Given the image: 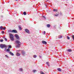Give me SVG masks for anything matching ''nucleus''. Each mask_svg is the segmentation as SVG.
Returning a JSON list of instances; mask_svg holds the SVG:
<instances>
[{
    "mask_svg": "<svg viewBox=\"0 0 74 74\" xmlns=\"http://www.w3.org/2000/svg\"><path fill=\"white\" fill-rule=\"evenodd\" d=\"M16 42L17 44V45L16 46V47L17 48H19V47H21V43L18 40L16 41Z\"/></svg>",
    "mask_w": 74,
    "mask_h": 74,
    "instance_id": "obj_1",
    "label": "nucleus"
},
{
    "mask_svg": "<svg viewBox=\"0 0 74 74\" xmlns=\"http://www.w3.org/2000/svg\"><path fill=\"white\" fill-rule=\"evenodd\" d=\"M9 35L10 36V38L11 40L14 41V35L11 34H10Z\"/></svg>",
    "mask_w": 74,
    "mask_h": 74,
    "instance_id": "obj_2",
    "label": "nucleus"
},
{
    "mask_svg": "<svg viewBox=\"0 0 74 74\" xmlns=\"http://www.w3.org/2000/svg\"><path fill=\"white\" fill-rule=\"evenodd\" d=\"M0 47L1 48L3 49L4 48H7V46L5 45L2 44L0 45Z\"/></svg>",
    "mask_w": 74,
    "mask_h": 74,
    "instance_id": "obj_3",
    "label": "nucleus"
},
{
    "mask_svg": "<svg viewBox=\"0 0 74 74\" xmlns=\"http://www.w3.org/2000/svg\"><path fill=\"white\" fill-rule=\"evenodd\" d=\"M42 43L43 44H45V45H46V44H47V42L44 40H42Z\"/></svg>",
    "mask_w": 74,
    "mask_h": 74,
    "instance_id": "obj_4",
    "label": "nucleus"
},
{
    "mask_svg": "<svg viewBox=\"0 0 74 74\" xmlns=\"http://www.w3.org/2000/svg\"><path fill=\"white\" fill-rule=\"evenodd\" d=\"M25 31L28 34H30V32H29V30L27 29H26L25 30Z\"/></svg>",
    "mask_w": 74,
    "mask_h": 74,
    "instance_id": "obj_5",
    "label": "nucleus"
},
{
    "mask_svg": "<svg viewBox=\"0 0 74 74\" xmlns=\"http://www.w3.org/2000/svg\"><path fill=\"white\" fill-rule=\"evenodd\" d=\"M12 33H16L17 31L15 30L14 29L12 30Z\"/></svg>",
    "mask_w": 74,
    "mask_h": 74,
    "instance_id": "obj_6",
    "label": "nucleus"
},
{
    "mask_svg": "<svg viewBox=\"0 0 74 74\" xmlns=\"http://www.w3.org/2000/svg\"><path fill=\"white\" fill-rule=\"evenodd\" d=\"M15 37L17 39H19V37L17 34L15 35Z\"/></svg>",
    "mask_w": 74,
    "mask_h": 74,
    "instance_id": "obj_7",
    "label": "nucleus"
},
{
    "mask_svg": "<svg viewBox=\"0 0 74 74\" xmlns=\"http://www.w3.org/2000/svg\"><path fill=\"white\" fill-rule=\"evenodd\" d=\"M9 53L10 55H12V56H14V54L13 53L11 52L10 51H9Z\"/></svg>",
    "mask_w": 74,
    "mask_h": 74,
    "instance_id": "obj_8",
    "label": "nucleus"
},
{
    "mask_svg": "<svg viewBox=\"0 0 74 74\" xmlns=\"http://www.w3.org/2000/svg\"><path fill=\"white\" fill-rule=\"evenodd\" d=\"M21 53H22L23 55L24 56L25 54V51H22Z\"/></svg>",
    "mask_w": 74,
    "mask_h": 74,
    "instance_id": "obj_9",
    "label": "nucleus"
},
{
    "mask_svg": "<svg viewBox=\"0 0 74 74\" xmlns=\"http://www.w3.org/2000/svg\"><path fill=\"white\" fill-rule=\"evenodd\" d=\"M59 15V13H57L56 14H55V15L56 16H58Z\"/></svg>",
    "mask_w": 74,
    "mask_h": 74,
    "instance_id": "obj_10",
    "label": "nucleus"
},
{
    "mask_svg": "<svg viewBox=\"0 0 74 74\" xmlns=\"http://www.w3.org/2000/svg\"><path fill=\"white\" fill-rule=\"evenodd\" d=\"M5 51H6V52H9L10 51V50L9 49H8L6 50H5Z\"/></svg>",
    "mask_w": 74,
    "mask_h": 74,
    "instance_id": "obj_11",
    "label": "nucleus"
},
{
    "mask_svg": "<svg viewBox=\"0 0 74 74\" xmlns=\"http://www.w3.org/2000/svg\"><path fill=\"white\" fill-rule=\"evenodd\" d=\"M57 70L58 71H62V69L60 68H58Z\"/></svg>",
    "mask_w": 74,
    "mask_h": 74,
    "instance_id": "obj_12",
    "label": "nucleus"
},
{
    "mask_svg": "<svg viewBox=\"0 0 74 74\" xmlns=\"http://www.w3.org/2000/svg\"><path fill=\"white\" fill-rule=\"evenodd\" d=\"M20 53H17L16 54V55L17 56H20Z\"/></svg>",
    "mask_w": 74,
    "mask_h": 74,
    "instance_id": "obj_13",
    "label": "nucleus"
},
{
    "mask_svg": "<svg viewBox=\"0 0 74 74\" xmlns=\"http://www.w3.org/2000/svg\"><path fill=\"white\" fill-rule=\"evenodd\" d=\"M49 62H46L47 64V65H48V66L49 67V66H50L49 64Z\"/></svg>",
    "mask_w": 74,
    "mask_h": 74,
    "instance_id": "obj_14",
    "label": "nucleus"
},
{
    "mask_svg": "<svg viewBox=\"0 0 74 74\" xmlns=\"http://www.w3.org/2000/svg\"><path fill=\"white\" fill-rule=\"evenodd\" d=\"M53 11H54V12H57L58 11V10L53 9Z\"/></svg>",
    "mask_w": 74,
    "mask_h": 74,
    "instance_id": "obj_15",
    "label": "nucleus"
},
{
    "mask_svg": "<svg viewBox=\"0 0 74 74\" xmlns=\"http://www.w3.org/2000/svg\"><path fill=\"white\" fill-rule=\"evenodd\" d=\"M67 51H68V52H71L72 51H71V50L70 49H68L67 50Z\"/></svg>",
    "mask_w": 74,
    "mask_h": 74,
    "instance_id": "obj_16",
    "label": "nucleus"
},
{
    "mask_svg": "<svg viewBox=\"0 0 74 74\" xmlns=\"http://www.w3.org/2000/svg\"><path fill=\"white\" fill-rule=\"evenodd\" d=\"M47 26L48 27H51V25L49 24H47Z\"/></svg>",
    "mask_w": 74,
    "mask_h": 74,
    "instance_id": "obj_17",
    "label": "nucleus"
},
{
    "mask_svg": "<svg viewBox=\"0 0 74 74\" xmlns=\"http://www.w3.org/2000/svg\"><path fill=\"white\" fill-rule=\"evenodd\" d=\"M19 71H23V69H22V68H20L19 69Z\"/></svg>",
    "mask_w": 74,
    "mask_h": 74,
    "instance_id": "obj_18",
    "label": "nucleus"
},
{
    "mask_svg": "<svg viewBox=\"0 0 74 74\" xmlns=\"http://www.w3.org/2000/svg\"><path fill=\"white\" fill-rule=\"evenodd\" d=\"M18 28L20 30H22V27H21V26H18Z\"/></svg>",
    "mask_w": 74,
    "mask_h": 74,
    "instance_id": "obj_19",
    "label": "nucleus"
},
{
    "mask_svg": "<svg viewBox=\"0 0 74 74\" xmlns=\"http://www.w3.org/2000/svg\"><path fill=\"white\" fill-rule=\"evenodd\" d=\"M33 57L34 58H37V56L36 55H34L33 56Z\"/></svg>",
    "mask_w": 74,
    "mask_h": 74,
    "instance_id": "obj_20",
    "label": "nucleus"
},
{
    "mask_svg": "<svg viewBox=\"0 0 74 74\" xmlns=\"http://www.w3.org/2000/svg\"><path fill=\"white\" fill-rule=\"evenodd\" d=\"M8 32H11V33H12V30H8Z\"/></svg>",
    "mask_w": 74,
    "mask_h": 74,
    "instance_id": "obj_21",
    "label": "nucleus"
},
{
    "mask_svg": "<svg viewBox=\"0 0 74 74\" xmlns=\"http://www.w3.org/2000/svg\"><path fill=\"white\" fill-rule=\"evenodd\" d=\"M58 38H62V36H58Z\"/></svg>",
    "mask_w": 74,
    "mask_h": 74,
    "instance_id": "obj_22",
    "label": "nucleus"
},
{
    "mask_svg": "<svg viewBox=\"0 0 74 74\" xmlns=\"http://www.w3.org/2000/svg\"><path fill=\"white\" fill-rule=\"evenodd\" d=\"M23 14L24 15H26V13L25 12H24Z\"/></svg>",
    "mask_w": 74,
    "mask_h": 74,
    "instance_id": "obj_23",
    "label": "nucleus"
},
{
    "mask_svg": "<svg viewBox=\"0 0 74 74\" xmlns=\"http://www.w3.org/2000/svg\"><path fill=\"white\" fill-rule=\"evenodd\" d=\"M3 27L2 26H1L0 27V29L1 30H2L3 29Z\"/></svg>",
    "mask_w": 74,
    "mask_h": 74,
    "instance_id": "obj_24",
    "label": "nucleus"
},
{
    "mask_svg": "<svg viewBox=\"0 0 74 74\" xmlns=\"http://www.w3.org/2000/svg\"><path fill=\"white\" fill-rule=\"evenodd\" d=\"M8 48H10V49H11V46L10 45L9 46Z\"/></svg>",
    "mask_w": 74,
    "mask_h": 74,
    "instance_id": "obj_25",
    "label": "nucleus"
},
{
    "mask_svg": "<svg viewBox=\"0 0 74 74\" xmlns=\"http://www.w3.org/2000/svg\"><path fill=\"white\" fill-rule=\"evenodd\" d=\"M33 71L34 73H35V72H36V70H34Z\"/></svg>",
    "mask_w": 74,
    "mask_h": 74,
    "instance_id": "obj_26",
    "label": "nucleus"
},
{
    "mask_svg": "<svg viewBox=\"0 0 74 74\" xmlns=\"http://www.w3.org/2000/svg\"><path fill=\"white\" fill-rule=\"evenodd\" d=\"M67 38L68 40H69L70 39V37H69L68 36H67Z\"/></svg>",
    "mask_w": 74,
    "mask_h": 74,
    "instance_id": "obj_27",
    "label": "nucleus"
},
{
    "mask_svg": "<svg viewBox=\"0 0 74 74\" xmlns=\"http://www.w3.org/2000/svg\"><path fill=\"white\" fill-rule=\"evenodd\" d=\"M0 42H3V40H0Z\"/></svg>",
    "mask_w": 74,
    "mask_h": 74,
    "instance_id": "obj_28",
    "label": "nucleus"
},
{
    "mask_svg": "<svg viewBox=\"0 0 74 74\" xmlns=\"http://www.w3.org/2000/svg\"><path fill=\"white\" fill-rule=\"evenodd\" d=\"M6 27H3V30H5V29H6Z\"/></svg>",
    "mask_w": 74,
    "mask_h": 74,
    "instance_id": "obj_29",
    "label": "nucleus"
},
{
    "mask_svg": "<svg viewBox=\"0 0 74 74\" xmlns=\"http://www.w3.org/2000/svg\"><path fill=\"white\" fill-rule=\"evenodd\" d=\"M5 41H7V39L6 38H5Z\"/></svg>",
    "mask_w": 74,
    "mask_h": 74,
    "instance_id": "obj_30",
    "label": "nucleus"
},
{
    "mask_svg": "<svg viewBox=\"0 0 74 74\" xmlns=\"http://www.w3.org/2000/svg\"><path fill=\"white\" fill-rule=\"evenodd\" d=\"M45 33H46V32L45 31H44V32H43V34H45Z\"/></svg>",
    "mask_w": 74,
    "mask_h": 74,
    "instance_id": "obj_31",
    "label": "nucleus"
},
{
    "mask_svg": "<svg viewBox=\"0 0 74 74\" xmlns=\"http://www.w3.org/2000/svg\"><path fill=\"white\" fill-rule=\"evenodd\" d=\"M42 17H43V18H45V19L46 18H45V16H42Z\"/></svg>",
    "mask_w": 74,
    "mask_h": 74,
    "instance_id": "obj_32",
    "label": "nucleus"
},
{
    "mask_svg": "<svg viewBox=\"0 0 74 74\" xmlns=\"http://www.w3.org/2000/svg\"><path fill=\"white\" fill-rule=\"evenodd\" d=\"M2 33H4V32L3 31H2Z\"/></svg>",
    "mask_w": 74,
    "mask_h": 74,
    "instance_id": "obj_33",
    "label": "nucleus"
},
{
    "mask_svg": "<svg viewBox=\"0 0 74 74\" xmlns=\"http://www.w3.org/2000/svg\"><path fill=\"white\" fill-rule=\"evenodd\" d=\"M5 56H6V57H7V58H8V56H7V55H5Z\"/></svg>",
    "mask_w": 74,
    "mask_h": 74,
    "instance_id": "obj_34",
    "label": "nucleus"
},
{
    "mask_svg": "<svg viewBox=\"0 0 74 74\" xmlns=\"http://www.w3.org/2000/svg\"><path fill=\"white\" fill-rule=\"evenodd\" d=\"M39 57L40 58H41V56H39Z\"/></svg>",
    "mask_w": 74,
    "mask_h": 74,
    "instance_id": "obj_35",
    "label": "nucleus"
},
{
    "mask_svg": "<svg viewBox=\"0 0 74 74\" xmlns=\"http://www.w3.org/2000/svg\"><path fill=\"white\" fill-rule=\"evenodd\" d=\"M16 0V1H18V0Z\"/></svg>",
    "mask_w": 74,
    "mask_h": 74,
    "instance_id": "obj_36",
    "label": "nucleus"
},
{
    "mask_svg": "<svg viewBox=\"0 0 74 74\" xmlns=\"http://www.w3.org/2000/svg\"><path fill=\"white\" fill-rule=\"evenodd\" d=\"M46 7H47V5H46Z\"/></svg>",
    "mask_w": 74,
    "mask_h": 74,
    "instance_id": "obj_37",
    "label": "nucleus"
},
{
    "mask_svg": "<svg viewBox=\"0 0 74 74\" xmlns=\"http://www.w3.org/2000/svg\"><path fill=\"white\" fill-rule=\"evenodd\" d=\"M47 0V1H48V0Z\"/></svg>",
    "mask_w": 74,
    "mask_h": 74,
    "instance_id": "obj_38",
    "label": "nucleus"
}]
</instances>
